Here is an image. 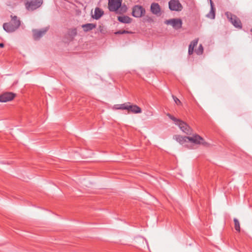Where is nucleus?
<instances>
[{
	"label": "nucleus",
	"instance_id": "obj_1",
	"mask_svg": "<svg viewBox=\"0 0 252 252\" xmlns=\"http://www.w3.org/2000/svg\"><path fill=\"white\" fill-rule=\"evenodd\" d=\"M11 20L9 23H4L3 28L7 32H12L18 29L21 25V21L16 16L11 15Z\"/></svg>",
	"mask_w": 252,
	"mask_h": 252
},
{
	"label": "nucleus",
	"instance_id": "obj_2",
	"mask_svg": "<svg viewBox=\"0 0 252 252\" xmlns=\"http://www.w3.org/2000/svg\"><path fill=\"white\" fill-rule=\"evenodd\" d=\"M167 116L172 121L175 122V124L179 126L181 130L188 135H190L192 132V129L191 127L186 123L181 121L180 119L176 118L171 114L168 113Z\"/></svg>",
	"mask_w": 252,
	"mask_h": 252
},
{
	"label": "nucleus",
	"instance_id": "obj_3",
	"mask_svg": "<svg viewBox=\"0 0 252 252\" xmlns=\"http://www.w3.org/2000/svg\"><path fill=\"white\" fill-rule=\"evenodd\" d=\"M225 15L228 21L236 28L239 29L242 28V24L240 19L235 15L232 14L229 12H226Z\"/></svg>",
	"mask_w": 252,
	"mask_h": 252
},
{
	"label": "nucleus",
	"instance_id": "obj_4",
	"mask_svg": "<svg viewBox=\"0 0 252 252\" xmlns=\"http://www.w3.org/2000/svg\"><path fill=\"white\" fill-rule=\"evenodd\" d=\"M43 0H27L25 7L29 11H33L41 6Z\"/></svg>",
	"mask_w": 252,
	"mask_h": 252
},
{
	"label": "nucleus",
	"instance_id": "obj_5",
	"mask_svg": "<svg viewBox=\"0 0 252 252\" xmlns=\"http://www.w3.org/2000/svg\"><path fill=\"white\" fill-rule=\"evenodd\" d=\"M188 141L196 145H202L205 147H209V144L206 142L203 138L198 134H195L192 136H189Z\"/></svg>",
	"mask_w": 252,
	"mask_h": 252
},
{
	"label": "nucleus",
	"instance_id": "obj_6",
	"mask_svg": "<svg viewBox=\"0 0 252 252\" xmlns=\"http://www.w3.org/2000/svg\"><path fill=\"white\" fill-rule=\"evenodd\" d=\"M145 8L141 5H135L132 8V15L136 18H140L145 15Z\"/></svg>",
	"mask_w": 252,
	"mask_h": 252
},
{
	"label": "nucleus",
	"instance_id": "obj_7",
	"mask_svg": "<svg viewBox=\"0 0 252 252\" xmlns=\"http://www.w3.org/2000/svg\"><path fill=\"white\" fill-rule=\"evenodd\" d=\"M108 8L111 12H117L121 6L123 0H108Z\"/></svg>",
	"mask_w": 252,
	"mask_h": 252
},
{
	"label": "nucleus",
	"instance_id": "obj_8",
	"mask_svg": "<svg viewBox=\"0 0 252 252\" xmlns=\"http://www.w3.org/2000/svg\"><path fill=\"white\" fill-rule=\"evenodd\" d=\"M169 8L171 11H181L183 7L179 0H170L168 2Z\"/></svg>",
	"mask_w": 252,
	"mask_h": 252
},
{
	"label": "nucleus",
	"instance_id": "obj_9",
	"mask_svg": "<svg viewBox=\"0 0 252 252\" xmlns=\"http://www.w3.org/2000/svg\"><path fill=\"white\" fill-rule=\"evenodd\" d=\"M165 23L167 25H171L173 28L176 30H178L182 28V21L180 19H171L166 20Z\"/></svg>",
	"mask_w": 252,
	"mask_h": 252
},
{
	"label": "nucleus",
	"instance_id": "obj_10",
	"mask_svg": "<svg viewBox=\"0 0 252 252\" xmlns=\"http://www.w3.org/2000/svg\"><path fill=\"white\" fill-rule=\"evenodd\" d=\"M15 94L13 93L6 92L0 95V102H6L13 99Z\"/></svg>",
	"mask_w": 252,
	"mask_h": 252
},
{
	"label": "nucleus",
	"instance_id": "obj_11",
	"mask_svg": "<svg viewBox=\"0 0 252 252\" xmlns=\"http://www.w3.org/2000/svg\"><path fill=\"white\" fill-rule=\"evenodd\" d=\"M49 28L46 27L41 30H33V36L35 40H38L42 37L48 31Z\"/></svg>",
	"mask_w": 252,
	"mask_h": 252
},
{
	"label": "nucleus",
	"instance_id": "obj_12",
	"mask_svg": "<svg viewBox=\"0 0 252 252\" xmlns=\"http://www.w3.org/2000/svg\"><path fill=\"white\" fill-rule=\"evenodd\" d=\"M150 10L151 12L157 16H160L161 13V8L158 3L153 2L150 7Z\"/></svg>",
	"mask_w": 252,
	"mask_h": 252
},
{
	"label": "nucleus",
	"instance_id": "obj_13",
	"mask_svg": "<svg viewBox=\"0 0 252 252\" xmlns=\"http://www.w3.org/2000/svg\"><path fill=\"white\" fill-rule=\"evenodd\" d=\"M128 112H131L133 113H140L141 112V109L136 105H128V109H127Z\"/></svg>",
	"mask_w": 252,
	"mask_h": 252
},
{
	"label": "nucleus",
	"instance_id": "obj_14",
	"mask_svg": "<svg viewBox=\"0 0 252 252\" xmlns=\"http://www.w3.org/2000/svg\"><path fill=\"white\" fill-rule=\"evenodd\" d=\"M174 138L181 144H184L188 142L189 136H183L180 135H175Z\"/></svg>",
	"mask_w": 252,
	"mask_h": 252
},
{
	"label": "nucleus",
	"instance_id": "obj_15",
	"mask_svg": "<svg viewBox=\"0 0 252 252\" xmlns=\"http://www.w3.org/2000/svg\"><path fill=\"white\" fill-rule=\"evenodd\" d=\"M96 27V24L93 23H88L82 26V27L83 29L84 32H89L93 29L95 28Z\"/></svg>",
	"mask_w": 252,
	"mask_h": 252
},
{
	"label": "nucleus",
	"instance_id": "obj_16",
	"mask_svg": "<svg viewBox=\"0 0 252 252\" xmlns=\"http://www.w3.org/2000/svg\"><path fill=\"white\" fill-rule=\"evenodd\" d=\"M104 12L102 10L98 7H96L94 10V15L93 18L95 20L99 19L103 14Z\"/></svg>",
	"mask_w": 252,
	"mask_h": 252
},
{
	"label": "nucleus",
	"instance_id": "obj_17",
	"mask_svg": "<svg viewBox=\"0 0 252 252\" xmlns=\"http://www.w3.org/2000/svg\"><path fill=\"white\" fill-rule=\"evenodd\" d=\"M118 20L121 23L129 24L131 22V19L127 16H121L118 17Z\"/></svg>",
	"mask_w": 252,
	"mask_h": 252
},
{
	"label": "nucleus",
	"instance_id": "obj_18",
	"mask_svg": "<svg viewBox=\"0 0 252 252\" xmlns=\"http://www.w3.org/2000/svg\"><path fill=\"white\" fill-rule=\"evenodd\" d=\"M207 17L212 19H214L215 18V8L212 0H211V10L207 15Z\"/></svg>",
	"mask_w": 252,
	"mask_h": 252
},
{
	"label": "nucleus",
	"instance_id": "obj_19",
	"mask_svg": "<svg viewBox=\"0 0 252 252\" xmlns=\"http://www.w3.org/2000/svg\"><path fill=\"white\" fill-rule=\"evenodd\" d=\"M130 104V102L125 103L122 104H117L115 105V108L116 109L126 110L128 109V105Z\"/></svg>",
	"mask_w": 252,
	"mask_h": 252
},
{
	"label": "nucleus",
	"instance_id": "obj_20",
	"mask_svg": "<svg viewBox=\"0 0 252 252\" xmlns=\"http://www.w3.org/2000/svg\"><path fill=\"white\" fill-rule=\"evenodd\" d=\"M127 9V6L125 4H122V3H121V6L120 7L118 11H117L116 12L119 13V14H122L124 13H125L126 12Z\"/></svg>",
	"mask_w": 252,
	"mask_h": 252
},
{
	"label": "nucleus",
	"instance_id": "obj_21",
	"mask_svg": "<svg viewBox=\"0 0 252 252\" xmlns=\"http://www.w3.org/2000/svg\"><path fill=\"white\" fill-rule=\"evenodd\" d=\"M77 34V29L76 28L70 29L68 31V34L72 38L74 37Z\"/></svg>",
	"mask_w": 252,
	"mask_h": 252
},
{
	"label": "nucleus",
	"instance_id": "obj_22",
	"mask_svg": "<svg viewBox=\"0 0 252 252\" xmlns=\"http://www.w3.org/2000/svg\"><path fill=\"white\" fill-rule=\"evenodd\" d=\"M234 227L236 231L240 232V222L239 220L236 219H234Z\"/></svg>",
	"mask_w": 252,
	"mask_h": 252
},
{
	"label": "nucleus",
	"instance_id": "obj_23",
	"mask_svg": "<svg viewBox=\"0 0 252 252\" xmlns=\"http://www.w3.org/2000/svg\"><path fill=\"white\" fill-rule=\"evenodd\" d=\"M195 52L198 55H202L203 52V47L202 45L200 44L197 49L195 50Z\"/></svg>",
	"mask_w": 252,
	"mask_h": 252
},
{
	"label": "nucleus",
	"instance_id": "obj_24",
	"mask_svg": "<svg viewBox=\"0 0 252 252\" xmlns=\"http://www.w3.org/2000/svg\"><path fill=\"white\" fill-rule=\"evenodd\" d=\"M198 38H196L194 39L193 41H192L190 44L189 45V48H192L193 50H194V48L195 46H196L198 43Z\"/></svg>",
	"mask_w": 252,
	"mask_h": 252
},
{
	"label": "nucleus",
	"instance_id": "obj_25",
	"mask_svg": "<svg viewBox=\"0 0 252 252\" xmlns=\"http://www.w3.org/2000/svg\"><path fill=\"white\" fill-rule=\"evenodd\" d=\"M172 97L177 105H181L182 103L181 101L177 97L173 95Z\"/></svg>",
	"mask_w": 252,
	"mask_h": 252
},
{
	"label": "nucleus",
	"instance_id": "obj_26",
	"mask_svg": "<svg viewBox=\"0 0 252 252\" xmlns=\"http://www.w3.org/2000/svg\"><path fill=\"white\" fill-rule=\"evenodd\" d=\"M131 33L127 31L126 30H120L115 32L116 34H124V33Z\"/></svg>",
	"mask_w": 252,
	"mask_h": 252
},
{
	"label": "nucleus",
	"instance_id": "obj_27",
	"mask_svg": "<svg viewBox=\"0 0 252 252\" xmlns=\"http://www.w3.org/2000/svg\"><path fill=\"white\" fill-rule=\"evenodd\" d=\"M193 50H193V49H192V48H191L190 47L189 48V51H188L189 54V55L192 54V53L193 52Z\"/></svg>",
	"mask_w": 252,
	"mask_h": 252
},
{
	"label": "nucleus",
	"instance_id": "obj_28",
	"mask_svg": "<svg viewBox=\"0 0 252 252\" xmlns=\"http://www.w3.org/2000/svg\"><path fill=\"white\" fill-rule=\"evenodd\" d=\"M4 47V44L3 43H0V47L3 48Z\"/></svg>",
	"mask_w": 252,
	"mask_h": 252
},
{
	"label": "nucleus",
	"instance_id": "obj_29",
	"mask_svg": "<svg viewBox=\"0 0 252 252\" xmlns=\"http://www.w3.org/2000/svg\"><path fill=\"white\" fill-rule=\"evenodd\" d=\"M150 115H153V113L151 112H150Z\"/></svg>",
	"mask_w": 252,
	"mask_h": 252
},
{
	"label": "nucleus",
	"instance_id": "obj_30",
	"mask_svg": "<svg viewBox=\"0 0 252 252\" xmlns=\"http://www.w3.org/2000/svg\"><path fill=\"white\" fill-rule=\"evenodd\" d=\"M251 31L252 32V28L251 29Z\"/></svg>",
	"mask_w": 252,
	"mask_h": 252
}]
</instances>
